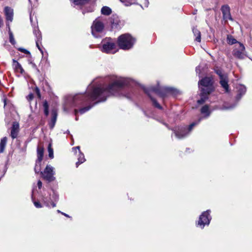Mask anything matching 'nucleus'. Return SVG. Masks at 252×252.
<instances>
[{"mask_svg": "<svg viewBox=\"0 0 252 252\" xmlns=\"http://www.w3.org/2000/svg\"><path fill=\"white\" fill-rule=\"evenodd\" d=\"M41 40H38V39H36V46L38 48V49L41 52H42V50L40 48V46H39V43L41 42Z\"/></svg>", "mask_w": 252, "mask_h": 252, "instance_id": "nucleus-41", "label": "nucleus"}, {"mask_svg": "<svg viewBox=\"0 0 252 252\" xmlns=\"http://www.w3.org/2000/svg\"><path fill=\"white\" fill-rule=\"evenodd\" d=\"M227 41L229 44L233 45L237 43V41L232 35H228L227 37Z\"/></svg>", "mask_w": 252, "mask_h": 252, "instance_id": "nucleus-31", "label": "nucleus"}, {"mask_svg": "<svg viewBox=\"0 0 252 252\" xmlns=\"http://www.w3.org/2000/svg\"><path fill=\"white\" fill-rule=\"evenodd\" d=\"M48 156L49 158L52 159L54 158V152L53 149L52 147V143H49L48 146Z\"/></svg>", "mask_w": 252, "mask_h": 252, "instance_id": "nucleus-28", "label": "nucleus"}, {"mask_svg": "<svg viewBox=\"0 0 252 252\" xmlns=\"http://www.w3.org/2000/svg\"><path fill=\"white\" fill-rule=\"evenodd\" d=\"M7 140L8 139L6 137H4L1 139L0 142H6Z\"/></svg>", "mask_w": 252, "mask_h": 252, "instance_id": "nucleus-44", "label": "nucleus"}, {"mask_svg": "<svg viewBox=\"0 0 252 252\" xmlns=\"http://www.w3.org/2000/svg\"><path fill=\"white\" fill-rule=\"evenodd\" d=\"M42 186V183L41 181L39 180L37 182V186L39 189H41Z\"/></svg>", "mask_w": 252, "mask_h": 252, "instance_id": "nucleus-43", "label": "nucleus"}, {"mask_svg": "<svg viewBox=\"0 0 252 252\" xmlns=\"http://www.w3.org/2000/svg\"><path fill=\"white\" fill-rule=\"evenodd\" d=\"M202 118H200L197 121L193 122L189 126H180L171 129L175 136L182 138L188 136L194 127L197 126L201 121Z\"/></svg>", "mask_w": 252, "mask_h": 252, "instance_id": "nucleus-5", "label": "nucleus"}, {"mask_svg": "<svg viewBox=\"0 0 252 252\" xmlns=\"http://www.w3.org/2000/svg\"><path fill=\"white\" fill-rule=\"evenodd\" d=\"M43 106L44 108V114L46 116H47L49 115V110H48L49 106H48V102L46 100H45L43 102Z\"/></svg>", "mask_w": 252, "mask_h": 252, "instance_id": "nucleus-32", "label": "nucleus"}, {"mask_svg": "<svg viewBox=\"0 0 252 252\" xmlns=\"http://www.w3.org/2000/svg\"><path fill=\"white\" fill-rule=\"evenodd\" d=\"M135 40L130 34L121 35L118 38V43L120 48L123 50H128L132 47Z\"/></svg>", "mask_w": 252, "mask_h": 252, "instance_id": "nucleus-6", "label": "nucleus"}, {"mask_svg": "<svg viewBox=\"0 0 252 252\" xmlns=\"http://www.w3.org/2000/svg\"><path fill=\"white\" fill-rule=\"evenodd\" d=\"M126 6H129L136 3L137 0H120Z\"/></svg>", "mask_w": 252, "mask_h": 252, "instance_id": "nucleus-29", "label": "nucleus"}, {"mask_svg": "<svg viewBox=\"0 0 252 252\" xmlns=\"http://www.w3.org/2000/svg\"><path fill=\"white\" fill-rule=\"evenodd\" d=\"M111 80L112 83L108 87L99 85L94 86L95 82H92L88 86L85 94H84V96L87 95L88 97L85 99V102L82 106L91 101H96L93 105H89L93 107L95 104L105 101L110 95L124 96L128 99L130 98L129 94L123 93V89L125 86L130 85L131 80L130 79L113 76Z\"/></svg>", "mask_w": 252, "mask_h": 252, "instance_id": "nucleus-1", "label": "nucleus"}, {"mask_svg": "<svg viewBox=\"0 0 252 252\" xmlns=\"http://www.w3.org/2000/svg\"><path fill=\"white\" fill-rule=\"evenodd\" d=\"M72 152L78 157V161L76 162V166L78 167L80 164L86 161L85 156L84 154L81 152L80 146L73 147L72 148Z\"/></svg>", "mask_w": 252, "mask_h": 252, "instance_id": "nucleus-13", "label": "nucleus"}, {"mask_svg": "<svg viewBox=\"0 0 252 252\" xmlns=\"http://www.w3.org/2000/svg\"><path fill=\"white\" fill-rule=\"evenodd\" d=\"M6 146V143H0V153H3Z\"/></svg>", "mask_w": 252, "mask_h": 252, "instance_id": "nucleus-38", "label": "nucleus"}, {"mask_svg": "<svg viewBox=\"0 0 252 252\" xmlns=\"http://www.w3.org/2000/svg\"><path fill=\"white\" fill-rule=\"evenodd\" d=\"M18 50H19V51H20L21 52H23L24 53L27 54H30V52L28 51L27 50H26L25 49H24V48H19L18 49Z\"/></svg>", "mask_w": 252, "mask_h": 252, "instance_id": "nucleus-39", "label": "nucleus"}, {"mask_svg": "<svg viewBox=\"0 0 252 252\" xmlns=\"http://www.w3.org/2000/svg\"><path fill=\"white\" fill-rule=\"evenodd\" d=\"M200 112L201 113L204 115V118L208 117L211 114V111L210 110V108L209 106L207 105L203 106L201 108Z\"/></svg>", "mask_w": 252, "mask_h": 252, "instance_id": "nucleus-24", "label": "nucleus"}, {"mask_svg": "<svg viewBox=\"0 0 252 252\" xmlns=\"http://www.w3.org/2000/svg\"><path fill=\"white\" fill-rule=\"evenodd\" d=\"M144 90L145 93H146L151 98L153 104L159 109H161L162 107L157 101L153 97V94H155L162 98L170 94L176 95L178 94V91L173 88L160 87L159 85H158L156 87L151 86L148 88H144Z\"/></svg>", "mask_w": 252, "mask_h": 252, "instance_id": "nucleus-2", "label": "nucleus"}, {"mask_svg": "<svg viewBox=\"0 0 252 252\" xmlns=\"http://www.w3.org/2000/svg\"><path fill=\"white\" fill-rule=\"evenodd\" d=\"M12 66L15 71L16 72H19L21 74H23L24 72V70L22 68L21 65L15 60H13Z\"/></svg>", "mask_w": 252, "mask_h": 252, "instance_id": "nucleus-21", "label": "nucleus"}, {"mask_svg": "<svg viewBox=\"0 0 252 252\" xmlns=\"http://www.w3.org/2000/svg\"><path fill=\"white\" fill-rule=\"evenodd\" d=\"M238 93L236 96L237 101H239L246 92V88L245 86L240 85L237 87Z\"/></svg>", "mask_w": 252, "mask_h": 252, "instance_id": "nucleus-18", "label": "nucleus"}, {"mask_svg": "<svg viewBox=\"0 0 252 252\" xmlns=\"http://www.w3.org/2000/svg\"><path fill=\"white\" fill-rule=\"evenodd\" d=\"M52 118L51 122L49 123V126L51 128H53L55 126L57 118V111L56 109H54L51 111Z\"/></svg>", "mask_w": 252, "mask_h": 252, "instance_id": "nucleus-22", "label": "nucleus"}, {"mask_svg": "<svg viewBox=\"0 0 252 252\" xmlns=\"http://www.w3.org/2000/svg\"><path fill=\"white\" fill-rule=\"evenodd\" d=\"M41 174L42 178L48 182L54 181L56 179L54 177L55 174V168L50 164L46 165L44 171L41 172Z\"/></svg>", "mask_w": 252, "mask_h": 252, "instance_id": "nucleus-11", "label": "nucleus"}, {"mask_svg": "<svg viewBox=\"0 0 252 252\" xmlns=\"http://www.w3.org/2000/svg\"><path fill=\"white\" fill-rule=\"evenodd\" d=\"M100 50L106 53H114L116 44L114 40L111 38H106L103 39L101 43Z\"/></svg>", "mask_w": 252, "mask_h": 252, "instance_id": "nucleus-10", "label": "nucleus"}, {"mask_svg": "<svg viewBox=\"0 0 252 252\" xmlns=\"http://www.w3.org/2000/svg\"><path fill=\"white\" fill-rule=\"evenodd\" d=\"M232 54L235 57L238 59H244L245 57H246L244 45L240 42H238V45L235 46V49L232 52Z\"/></svg>", "mask_w": 252, "mask_h": 252, "instance_id": "nucleus-12", "label": "nucleus"}, {"mask_svg": "<svg viewBox=\"0 0 252 252\" xmlns=\"http://www.w3.org/2000/svg\"><path fill=\"white\" fill-rule=\"evenodd\" d=\"M41 199L46 207H50L52 206L54 208L56 206V202L59 199V195L54 190H52V192L44 193L42 195Z\"/></svg>", "mask_w": 252, "mask_h": 252, "instance_id": "nucleus-7", "label": "nucleus"}, {"mask_svg": "<svg viewBox=\"0 0 252 252\" xmlns=\"http://www.w3.org/2000/svg\"><path fill=\"white\" fill-rule=\"evenodd\" d=\"M220 83L221 86L224 89L225 92L226 93L229 92V85L228 84V76H226L224 77H222L220 79Z\"/></svg>", "mask_w": 252, "mask_h": 252, "instance_id": "nucleus-20", "label": "nucleus"}, {"mask_svg": "<svg viewBox=\"0 0 252 252\" xmlns=\"http://www.w3.org/2000/svg\"><path fill=\"white\" fill-rule=\"evenodd\" d=\"M92 107V106H87L86 107H83L82 108H80L79 109H76L75 108L74 109V114L76 116L75 120L76 121L78 120V117L77 115L78 113H80V114H83L85 113V112L89 111L91 108Z\"/></svg>", "mask_w": 252, "mask_h": 252, "instance_id": "nucleus-19", "label": "nucleus"}, {"mask_svg": "<svg viewBox=\"0 0 252 252\" xmlns=\"http://www.w3.org/2000/svg\"><path fill=\"white\" fill-rule=\"evenodd\" d=\"M30 20L31 22L32 21V19L31 17H30Z\"/></svg>", "mask_w": 252, "mask_h": 252, "instance_id": "nucleus-50", "label": "nucleus"}, {"mask_svg": "<svg viewBox=\"0 0 252 252\" xmlns=\"http://www.w3.org/2000/svg\"><path fill=\"white\" fill-rule=\"evenodd\" d=\"M103 19L101 17L96 18L92 26V33L95 38L101 36L104 29Z\"/></svg>", "mask_w": 252, "mask_h": 252, "instance_id": "nucleus-9", "label": "nucleus"}, {"mask_svg": "<svg viewBox=\"0 0 252 252\" xmlns=\"http://www.w3.org/2000/svg\"><path fill=\"white\" fill-rule=\"evenodd\" d=\"M211 212L210 210H207L201 214L198 220L195 222V225L197 227L202 229L205 226H208L210 224L212 220Z\"/></svg>", "mask_w": 252, "mask_h": 252, "instance_id": "nucleus-8", "label": "nucleus"}, {"mask_svg": "<svg viewBox=\"0 0 252 252\" xmlns=\"http://www.w3.org/2000/svg\"><path fill=\"white\" fill-rule=\"evenodd\" d=\"M198 70H199V71H200V66H198L196 67V72H197V73H198Z\"/></svg>", "mask_w": 252, "mask_h": 252, "instance_id": "nucleus-46", "label": "nucleus"}, {"mask_svg": "<svg viewBox=\"0 0 252 252\" xmlns=\"http://www.w3.org/2000/svg\"><path fill=\"white\" fill-rule=\"evenodd\" d=\"M33 98V94H29L27 97V99H28V100L29 102H30L32 100Z\"/></svg>", "mask_w": 252, "mask_h": 252, "instance_id": "nucleus-40", "label": "nucleus"}, {"mask_svg": "<svg viewBox=\"0 0 252 252\" xmlns=\"http://www.w3.org/2000/svg\"><path fill=\"white\" fill-rule=\"evenodd\" d=\"M32 202L34 204V205L35 206V207L37 208H41L42 207V206L41 205V204L39 202V201H35L33 198V197H32Z\"/></svg>", "mask_w": 252, "mask_h": 252, "instance_id": "nucleus-37", "label": "nucleus"}, {"mask_svg": "<svg viewBox=\"0 0 252 252\" xmlns=\"http://www.w3.org/2000/svg\"><path fill=\"white\" fill-rule=\"evenodd\" d=\"M44 147L41 144H39L37 147V162H41L44 155Z\"/></svg>", "mask_w": 252, "mask_h": 252, "instance_id": "nucleus-17", "label": "nucleus"}, {"mask_svg": "<svg viewBox=\"0 0 252 252\" xmlns=\"http://www.w3.org/2000/svg\"><path fill=\"white\" fill-rule=\"evenodd\" d=\"M40 166L41 162L37 163V160H36L35 166L34 167V171L36 173H38L40 171Z\"/></svg>", "mask_w": 252, "mask_h": 252, "instance_id": "nucleus-35", "label": "nucleus"}, {"mask_svg": "<svg viewBox=\"0 0 252 252\" xmlns=\"http://www.w3.org/2000/svg\"><path fill=\"white\" fill-rule=\"evenodd\" d=\"M4 12L7 21L11 22L13 17V10L11 8L6 6L4 9Z\"/></svg>", "mask_w": 252, "mask_h": 252, "instance_id": "nucleus-15", "label": "nucleus"}, {"mask_svg": "<svg viewBox=\"0 0 252 252\" xmlns=\"http://www.w3.org/2000/svg\"><path fill=\"white\" fill-rule=\"evenodd\" d=\"M35 92H36V94L37 95L38 97L39 98H40L41 97V94H40V91H39V89L37 87H36V88H35Z\"/></svg>", "mask_w": 252, "mask_h": 252, "instance_id": "nucleus-42", "label": "nucleus"}, {"mask_svg": "<svg viewBox=\"0 0 252 252\" xmlns=\"http://www.w3.org/2000/svg\"><path fill=\"white\" fill-rule=\"evenodd\" d=\"M57 212L59 213H61V212H62L61 211H60L59 210H57Z\"/></svg>", "mask_w": 252, "mask_h": 252, "instance_id": "nucleus-49", "label": "nucleus"}, {"mask_svg": "<svg viewBox=\"0 0 252 252\" xmlns=\"http://www.w3.org/2000/svg\"><path fill=\"white\" fill-rule=\"evenodd\" d=\"M89 0H73V2L76 5H82L88 2Z\"/></svg>", "mask_w": 252, "mask_h": 252, "instance_id": "nucleus-30", "label": "nucleus"}, {"mask_svg": "<svg viewBox=\"0 0 252 252\" xmlns=\"http://www.w3.org/2000/svg\"><path fill=\"white\" fill-rule=\"evenodd\" d=\"M192 32L195 36V40L200 42L201 41V33L200 32L195 28H192Z\"/></svg>", "mask_w": 252, "mask_h": 252, "instance_id": "nucleus-25", "label": "nucleus"}, {"mask_svg": "<svg viewBox=\"0 0 252 252\" xmlns=\"http://www.w3.org/2000/svg\"><path fill=\"white\" fill-rule=\"evenodd\" d=\"M61 214H62L65 217H67V218H70L71 217L69 216L68 215L63 213V212H61Z\"/></svg>", "mask_w": 252, "mask_h": 252, "instance_id": "nucleus-45", "label": "nucleus"}, {"mask_svg": "<svg viewBox=\"0 0 252 252\" xmlns=\"http://www.w3.org/2000/svg\"><path fill=\"white\" fill-rule=\"evenodd\" d=\"M33 33L36 36V39H38V40H41L42 37H41V34L39 30L37 29H34L33 31Z\"/></svg>", "mask_w": 252, "mask_h": 252, "instance_id": "nucleus-33", "label": "nucleus"}, {"mask_svg": "<svg viewBox=\"0 0 252 252\" xmlns=\"http://www.w3.org/2000/svg\"><path fill=\"white\" fill-rule=\"evenodd\" d=\"M216 72L219 76L220 79L227 76L226 74H223L221 70L220 69L216 70Z\"/></svg>", "mask_w": 252, "mask_h": 252, "instance_id": "nucleus-36", "label": "nucleus"}, {"mask_svg": "<svg viewBox=\"0 0 252 252\" xmlns=\"http://www.w3.org/2000/svg\"><path fill=\"white\" fill-rule=\"evenodd\" d=\"M236 104H235L234 105L232 106H230V107H227L226 109H231V108H234Z\"/></svg>", "mask_w": 252, "mask_h": 252, "instance_id": "nucleus-47", "label": "nucleus"}, {"mask_svg": "<svg viewBox=\"0 0 252 252\" xmlns=\"http://www.w3.org/2000/svg\"><path fill=\"white\" fill-rule=\"evenodd\" d=\"M9 41L12 45H15L16 44V41L14 40V36L11 31L9 32Z\"/></svg>", "mask_w": 252, "mask_h": 252, "instance_id": "nucleus-34", "label": "nucleus"}, {"mask_svg": "<svg viewBox=\"0 0 252 252\" xmlns=\"http://www.w3.org/2000/svg\"><path fill=\"white\" fill-rule=\"evenodd\" d=\"M200 89V99L197 100L198 104L203 103L208 98V95L213 91V81L210 77H205L198 82Z\"/></svg>", "mask_w": 252, "mask_h": 252, "instance_id": "nucleus-3", "label": "nucleus"}, {"mask_svg": "<svg viewBox=\"0 0 252 252\" xmlns=\"http://www.w3.org/2000/svg\"><path fill=\"white\" fill-rule=\"evenodd\" d=\"M2 100L4 103V107L5 109H10L13 107V105L9 100L7 99L5 97H3Z\"/></svg>", "mask_w": 252, "mask_h": 252, "instance_id": "nucleus-26", "label": "nucleus"}, {"mask_svg": "<svg viewBox=\"0 0 252 252\" xmlns=\"http://www.w3.org/2000/svg\"><path fill=\"white\" fill-rule=\"evenodd\" d=\"M19 130V124L18 123L15 122L12 124V126L11 129L10 136L13 139L16 138Z\"/></svg>", "mask_w": 252, "mask_h": 252, "instance_id": "nucleus-16", "label": "nucleus"}, {"mask_svg": "<svg viewBox=\"0 0 252 252\" xmlns=\"http://www.w3.org/2000/svg\"><path fill=\"white\" fill-rule=\"evenodd\" d=\"M88 96H84V94H77L74 96L68 95L64 98L63 105L64 111L68 112L72 107H79L85 102V99Z\"/></svg>", "mask_w": 252, "mask_h": 252, "instance_id": "nucleus-4", "label": "nucleus"}, {"mask_svg": "<svg viewBox=\"0 0 252 252\" xmlns=\"http://www.w3.org/2000/svg\"><path fill=\"white\" fill-rule=\"evenodd\" d=\"M189 150V148H187V149H186V152L187 153H189L190 152H188V150Z\"/></svg>", "mask_w": 252, "mask_h": 252, "instance_id": "nucleus-48", "label": "nucleus"}, {"mask_svg": "<svg viewBox=\"0 0 252 252\" xmlns=\"http://www.w3.org/2000/svg\"><path fill=\"white\" fill-rule=\"evenodd\" d=\"M101 14L104 15H109L112 13L110 8L108 6H103L101 9Z\"/></svg>", "mask_w": 252, "mask_h": 252, "instance_id": "nucleus-27", "label": "nucleus"}, {"mask_svg": "<svg viewBox=\"0 0 252 252\" xmlns=\"http://www.w3.org/2000/svg\"><path fill=\"white\" fill-rule=\"evenodd\" d=\"M221 10L223 15V18L224 20L227 21L228 20H230L232 21L230 12V7L228 5H222L221 8Z\"/></svg>", "mask_w": 252, "mask_h": 252, "instance_id": "nucleus-14", "label": "nucleus"}, {"mask_svg": "<svg viewBox=\"0 0 252 252\" xmlns=\"http://www.w3.org/2000/svg\"><path fill=\"white\" fill-rule=\"evenodd\" d=\"M29 1L30 2L31 1V0H29Z\"/></svg>", "mask_w": 252, "mask_h": 252, "instance_id": "nucleus-51", "label": "nucleus"}, {"mask_svg": "<svg viewBox=\"0 0 252 252\" xmlns=\"http://www.w3.org/2000/svg\"><path fill=\"white\" fill-rule=\"evenodd\" d=\"M110 20L112 28H118L120 23V21L117 16L112 15Z\"/></svg>", "mask_w": 252, "mask_h": 252, "instance_id": "nucleus-23", "label": "nucleus"}]
</instances>
